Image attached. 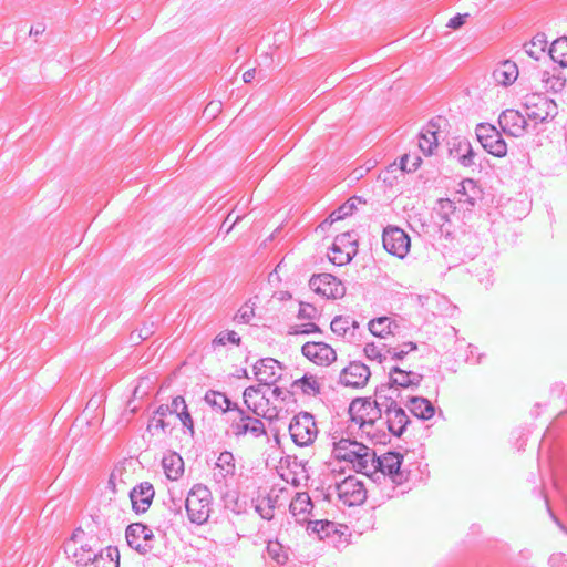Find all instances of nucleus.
Wrapping results in <instances>:
<instances>
[{"instance_id": "46", "label": "nucleus", "mask_w": 567, "mask_h": 567, "mask_svg": "<svg viewBox=\"0 0 567 567\" xmlns=\"http://www.w3.org/2000/svg\"><path fill=\"white\" fill-rule=\"evenodd\" d=\"M422 159L420 156H411L409 154H405L401 157L400 166L401 169L404 172H414L419 168Z\"/></svg>"}, {"instance_id": "2", "label": "nucleus", "mask_w": 567, "mask_h": 567, "mask_svg": "<svg viewBox=\"0 0 567 567\" xmlns=\"http://www.w3.org/2000/svg\"><path fill=\"white\" fill-rule=\"evenodd\" d=\"M332 455L336 460L350 464L358 473L369 474L371 471L373 450L354 439L334 433Z\"/></svg>"}, {"instance_id": "3", "label": "nucleus", "mask_w": 567, "mask_h": 567, "mask_svg": "<svg viewBox=\"0 0 567 567\" xmlns=\"http://www.w3.org/2000/svg\"><path fill=\"white\" fill-rule=\"evenodd\" d=\"M402 461L403 456L400 453L388 452L382 456H377L373 451L371 471L367 475L373 481H379L382 477L384 483L402 485L409 477V473L401 470Z\"/></svg>"}, {"instance_id": "58", "label": "nucleus", "mask_w": 567, "mask_h": 567, "mask_svg": "<svg viewBox=\"0 0 567 567\" xmlns=\"http://www.w3.org/2000/svg\"><path fill=\"white\" fill-rule=\"evenodd\" d=\"M256 511L264 519L270 520L274 517V505L269 504L266 508H264L261 505H257Z\"/></svg>"}, {"instance_id": "10", "label": "nucleus", "mask_w": 567, "mask_h": 567, "mask_svg": "<svg viewBox=\"0 0 567 567\" xmlns=\"http://www.w3.org/2000/svg\"><path fill=\"white\" fill-rule=\"evenodd\" d=\"M309 287L317 295L328 299H338L344 296V285L333 275L323 272L312 275L309 280Z\"/></svg>"}, {"instance_id": "54", "label": "nucleus", "mask_w": 567, "mask_h": 567, "mask_svg": "<svg viewBox=\"0 0 567 567\" xmlns=\"http://www.w3.org/2000/svg\"><path fill=\"white\" fill-rule=\"evenodd\" d=\"M155 536L153 530L146 525V530L142 533V544L146 543L147 554L154 548Z\"/></svg>"}, {"instance_id": "31", "label": "nucleus", "mask_w": 567, "mask_h": 567, "mask_svg": "<svg viewBox=\"0 0 567 567\" xmlns=\"http://www.w3.org/2000/svg\"><path fill=\"white\" fill-rule=\"evenodd\" d=\"M292 389H300L301 392L309 396H316L321 392V385L313 375L305 374L291 384Z\"/></svg>"}, {"instance_id": "52", "label": "nucleus", "mask_w": 567, "mask_h": 567, "mask_svg": "<svg viewBox=\"0 0 567 567\" xmlns=\"http://www.w3.org/2000/svg\"><path fill=\"white\" fill-rule=\"evenodd\" d=\"M318 316V310L315 306L308 302H300V308L298 312L299 319H308L312 320L316 319Z\"/></svg>"}, {"instance_id": "62", "label": "nucleus", "mask_w": 567, "mask_h": 567, "mask_svg": "<svg viewBox=\"0 0 567 567\" xmlns=\"http://www.w3.org/2000/svg\"><path fill=\"white\" fill-rule=\"evenodd\" d=\"M256 73H257L256 69H249V70H247V71L243 74V81H244L245 83H250V82L255 79Z\"/></svg>"}, {"instance_id": "20", "label": "nucleus", "mask_w": 567, "mask_h": 567, "mask_svg": "<svg viewBox=\"0 0 567 567\" xmlns=\"http://www.w3.org/2000/svg\"><path fill=\"white\" fill-rule=\"evenodd\" d=\"M313 508L312 501L307 492H298L291 499L289 512L296 522L302 524L308 520V515Z\"/></svg>"}, {"instance_id": "40", "label": "nucleus", "mask_w": 567, "mask_h": 567, "mask_svg": "<svg viewBox=\"0 0 567 567\" xmlns=\"http://www.w3.org/2000/svg\"><path fill=\"white\" fill-rule=\"evenodd\" d=\"M267 554L278 565H284L288 560V555L279 542H269L267 545Z\"/></svg>"}, {"instance_id": "36", "label": "nucleus", "mask_w": 567, "mask_h": 567, "mask_svg": "<svg viewBox=\"0 0 567 567\" xmlns=\"http://www.w3.org/2000/svg\"><path fill=\"white\" fill-rule=\"evenodd\" d=\"M330 328L333 333L341 336L343 338H348L350 340V317L348 316H337L332 319L330 323Z\"/></svg>"}, {"instance_id": "43", "label": "nucleus", "mask_w": 567, "mask_h": 567, "mask_svg": "<svg viewBox=\"0 0 567 567\" xmlns=\"http://www.w3.org/2000/svg\"><path fill=\"white\" fill-rule=\"evenodd\" d=\"M255 317L254 305L246 302L243 305L234 317V321L241 324H249Z\"/></svg>"}, {"instance_id": "51", "label": "nucleus", "mask_w": 567, "mask_h": 567, "mask_svg": "<svg viewBox=\"0 0 567 567\" xmlns=\"http://www.w3.org/2000/svg\"><path fill=\"white\" fill-rule=\"evenodd\" d=\"M176 416L179 419L183 426L185 427V433H189L193 436L195 433L194 422L190 413L187 410V406L185 408V410H181V412H178Z\"/></svg>"}, {"instance_id": "6", "label": "nucleus", "mask_w": 567, "mask_h": 567, "mask_svg": "<svg viewBox=\"0 0 567 567\" xmlns=\"http://www.w3.org/2000/svg\"><path fill=\"white\" fill-rule=\"evenodd\" d=\"M289 432L292 441L299 446L311 444L318 434V429L312 414L301 412L293 416Z\"/></svg>"}, {"instance_id": "18", "label": "nucleus", "mask_w": 567, "mask_h": 567, "mask_svg": "<svg viewBox=\"0 0 567 567\" xmlns=\"http://www.w3.org/2000/svg\"><path fill=\"white\" fill-rule=\"evenodd\" d=\"M155 491L151 483L142 482L130 492L132 508L136 514L145 513L154 498Z\"/></svg>"}, {"instance_id": "49", "label": "nucleus", "mask_w": 567, "mask_h": 567, "mask_svg": "<svg viewBox=\"0 0 567 567\" xmlns=\"http://www.w3.org/2000/svg\"><path fill=\"white\" fill-rule=\"evenodd\" d=\"M260 392L258 386H248L244 391V401L247 408L257 416H261V413L258 411V406L256 404H250V399L254 395H258Z\"/></svg>"}, {"instance_id": "7", "label": "nucleus", "mask_w": 567, "mask_h": 567, "mask_svg": "<svg viewBox=\"0 0 567 567\" xmlns=\"http://www.w3.org/2000/svg\"><path fill=\"white\" fill-rule=\"evenodd\" d=\"M357 252V235L353 231H346L336 236L329 259L337 266H343L349 264Z\"/></svg>"}, {"instance_id": "15", "label": "nucleus", "mask_w": 567, "mask_h": 567, "mask_svg": "<svg viewBox=\"0 0 567 567\" xmlns=\"http://www.w3.org/2000/svg\"><path fill=\"white\" fill-rule=\"evenodd\" d=\"M301 353L318 365H329L337 360L334 349L324 342H306L301 348Z\"/></svg>"}, {"instance_id": "48", "label": "nucleus", "mask_w": 567, "mask_h": 567, "mask_svg": "<svg viewBox=\"0 0 567 567\" xmlns=\"http://www.w3.org/2000/svg\"><path fill=\"white\" fill-rule=\"evenodd\" d=\"M168 426L169 423H167L165 419L153 415V417L150 420L147 424L146 430L148 433L154 435L157 431H162L165 433Z\"/></svg>"}, {"instance_id": "32", "label": "nucleus", "mask_w": 567, "mask_h": 567, "mask_svg": "<svg viewBox=\"0 0 567 567\" xmlns=\"http://www.w3.org/2000/svg\"><path fill=\"white\" fill-rule=\"evenodd\" d=\"M97 551L99 550H96L90 543L81 544L80 547H76L75 551L73 553L75 564L81 567L92 565L94 558H96Z\"/></svg>"}, {"instance_id": "11", "label": "nucleus", "mask_w": 567, "mask_h": 567, "mask_svg": "<svg viewBox=\"0 0 567 567\" xmlns=\"http://www.w3.org/2000/svg\"><path fill=\"white\" fill-rule=\"evenodd\" d=\"M382 241L384 249L399 258L405 257L411 246L409 235L396 226H388L384 228Z\"/></svg>"}, {"instance_id": "57", "label": "nucleus", "mask_w": 567, "mask_h": 567, "mask_svg": "<svg viewBox=\"0 0 567 567\" xmlns=\"http://www.w3.org/2000/svg\"><path fill=\"white\" fill-rule=\"evenodd\" d=\"M468 14H456L453 18H451L447 22V27L451 29H458L465 23V19Z\"/></svg>"}, {"instance_id": "22", "label": "nucleus", "mask_w": 567, "mask_h": 567, "mask_svg": "<svg viewBox=\"0 0 567 567\" xmlns=\"http://www.w3.org/2000/svg\"><path fill=\"white\" fill-rule=\"evenodd\" d=\"M370 332L380 338L388 336H398L401 332V326L391 317H379L369 321Z\"/></svg>"}, {"instance_id": "56", "label": "nucleus", "mask_w": 567, "mask_h": 567, "mask_svg": "<svg viewBox=\"0 0 567 567\" xmlns=\"http://www.w3.org/2000/svg\"><path fill=\"white\" fill-rule=\"evenodd\" d=\"M551 567H567V557L565 554H553L549 558Z\"/></svg>"}, {"instance_id": "33", "label": "nucleus", "mask_w": 567, "mask_h": 567, "mask_svg": "<svg viewBox=\"0 0 567 567\" xmlns=\"http://www.w3.org/2000/svg\"><path fill=\"white\" fill-rule=\"evenodd\" d=\"M183 466L182 457L175 453L163 458V467L169 480H177L183 474Z\"/></svg>"}, {"instance_id": "45", "label": "nucleus", "mask_w": 567, "mask_h": 567, "mask_svg": "<svg viewBox=\"0 0 567 567\" xmlns=\"http://www.w3.org/2000/svg\"><path fill=\"white\" fill-rule=\"evenodd\" d=\"M240 337L235 331H223L216 336V338L213 340V343L225 346L227 342H230L233 344L239 346L240 344Z\"/></svg>"}, {"instance_id": "27", "label": "nucleus", "mask_w": 567, "mask_h": 567, "mask_svg": "<svg viewBox=\"0 0 567 567\" xmlns=\"http://www.w3.org/2000/svg\"><path fill=\"white\" fill-rule=\"evenodd\" d=\"M92 567H120V550L115 546L100 549L94 558Z\"/></svg>"}, {"instance_id": "61", "label": "nucleus", "mask_w": 567, "mask_h": 567, "mask_svg": "<svg viewBox=\"0 0 567 567\" xmlns=\"http://www.w3.org/2000/svg\"><path fill=\"white\" fill-rule=\"evenodd\" d=\"M106 488L110 489L113 494L116 493V477L114 473H111L106 483Z\"/></svg>"}, {"instance_id": "12", "label": "nucleus", "mask_w": 567, "mask_h": 567, "mask_svg": "<svg viewBox=\"0 0 567 567\" xmlns=\"http://www.w3.org/2000/svg\"><path fill=\"white\" fill-rule=\"evenodd\" d=\"M338 497L344 505L357 506L367 498V489L355 476H348L336 486Z\"/></svg>"}, {"instance_id": "50", "label": "nucleus", "mask_w": 567, "mask_h": 567, "mask_svg": "<svg viewBox=\"0 0 567 567\" xmlns=\"http://www.w3.org/2000/svg\"><path fill=\"white\" fill-rule=\"evenodd\" d=\"M154 333V323H144L143 327L131 334V340L137 342L148 339Z\"/></svg>"}, {"instance_id": "16", "label": "nucleus", "mask_w": 567, "mask_h": 567, "mask_svg": "<svg viewBox=\"0 0 567 567\" xmlns=\"http://www.w3.org/2000/svg\"><path fill=\"white\" fill-rule=\"evenodd\" d=\"M282 365L274 358H264L254 364V373L260 384H275L281 377Z\"/></svg>"}, {"instance_id": "42", "label": "nucleus", "mask_w": 567, "mask_h": 567, "mask_svg": "<svg viewBox=\"0 0 567 567\" xmlns=\"http://www.w3.org/2000/svg\"><path fill=\"white\" fill-rule=\"evenodd\" d=\"M542 81L545 83L547 90L559 92L564 89L566 79L560 74L550 75L548 72H544Z\"/></svg>"}, {"instance_id": "34", "label": "nucleus", "mask_w": 567, "mask_h": 567, "mask_svg": "<svg viewBox=\"0 0 567 567\" xmlns=\"http://www.w3.org/2000/svg\"><path fill=\"white\" fill-rule=\"evenodd\" d=\"M547 40L544 33H537L529 42L525 43L524 49L528 56L539 60L546 51Z\"/></svg>"}, {"instance_id": "30", "label": "nucleus", "mask_w": 567, "mask_h": 567, "mask_svg": "<svg viewBox=\"0 0 567 567\" xmlns=\"http://www.w3.org/2000/svg\"><path fill=\"white\" fill-rule=\"evenodd\" d=\"M550 59L561 68H567V37L556 39L548 51Z\"/></svg>"}, {"instance_id": "21", "label": "nucleus", "mask_w": 567, "mask_h": 567, "mask_svg": "<svg viewBox=\"0 0 567 567\" xmlns=\"http://www.w3.org/2000/svg\"><path fill=\"white\" fill-rule=\"evenodd\" d=\"M423 377L420 373L413 371H405L400 369L399 367H391L389 372V381L396 386L400 388H414L419 386Z\"/></svg>"}, {"instance_id": "35", "label": "nucleus", "mask_w": 567, "mask_h": 567, "mask_svg": "<svg viewBox=\"0 0 567 567\" xmlns=\"http://www.w3.org/2000/svg\"><path fill=\"white\" fill-rule=\"evenodd\" d=\"M419 147L422 153L426 156L433 154L435 147H437V136L434 131H426L420 133Z\"/></svg>"}, {"instance_id": "37", "label": "nucleus", "mask_w": 567, "mask_h": 567, "mask_svg": "<svg viewBox=\"0 0 567 567\" xmlns=\"http://www.w3.org/2000/svg\"><path fill=\"white\" fill-rule=\"evenodd\" d=\"M385 348H389L386 344H375V343H367L364 347V354L370 360H377L382 363L389 359V353H386Z\"/></svg>"}, {"instance_id": "17", "label": "nucleus", "mask_w": 567, "mask_h": 567, "mask_svg": "<svg viewBox=\"0 0 567 567\" xmlns=\"http://www.w3.org/2000/svg\"><path fill=\"white\" fill-rule=\"evenodd\" d=\"M370 375V369L365 364L354 361L341 371L339 382L346 386L361 388L367 384Z\"/></svg>"}, {"instance_id": "39", "label": "nucleus", "mask_w": 567, "mask_h": 567, "mask_svg": "<svg viewBox=\"0 0 567 567\" xmlns=\"http://www.w3.org/2000/svg\"><path fill=\"white\" fill-rule=\"evenodd\" d=\"M417 349L416 343L409 341L403 342L399 347H390L385 348L386 353H389V358L392 360H402L408 353L415 351Z\"/></svg>"}, {"instance_id": "63", "label": "nucleus", "mask_w": 567, "mask_h": 567, "mask_svg": "<svg viewBox=\"0 0 567 567\" xmlns=\"http://www.w3.org/2000/svg\"><path fill=\"white\" fill-rule=\"evenodd\" d=\"M350 327H351V331H350V340H352L354 337H355V331L357 329H359V322L354 319H352L350 317Z\"/></svg>"}, {"instance_id": "4", "label": "nucleus", "mask_w": 567, "mask_h": 567, "mask_svg": "<svg viewBox=\"0 0 567 567\" xmlns=\"http://www.w3.org/2000/svg\"><path fill=\"white\" fill-rule=\"evenodd\" d=\"M185 507L192 523H206L212 512V492L203 484L194 485L187 495Z\"/></svg>"}, {"instance_id": "1", "label": "nucleus", "mask_w": 567, "mask_h": 567, "mask_svg": "<svg viewBox=\"0 0 567 567\" xmlns=\"http://www.w3.org/2000/svg\"><path fill=\"white\" fill-rule=\"evenodd\" d=\"M351 421L359 425V429L371 443L386 444L389 433L380 426L382 413L373 405L370 398H357L349 406Z\"/></svg>"}, {"instance_id": "41", "label": "nucleus", "mask_w": 567, "mask_h": 567, "mask_svg": "<svg viewBox=\"0 0 567 567\" xmlns=\"http://www.w3.org/2000/svg\"><path fill=\"white\" fill-rule=\"evenodd\" d=\"M373 405L380 409V412L383 414L385 411L393 409V406H398V402L393 401L392 396H386V394L381 393L378 389L374 391V400L372 401Z\"/></svg>"}, {"instance_id": "13", "label": "nucleus", "mask_w": 567, "mask_h": 567, "mask_svg": "<svg viewBox=\"0 0 567 567\" xmlns=\"http://www.w3.org/2000/svg\"><path fill=\"white\" fill-rule=\"evenodd\" d=\"M526 114L523 115L519 111L507 109L498 116V124L502 131L513 137H522L527 133L528 122Z\"/></svg>"}, {"instance_id": "8", "label": "nucleus", "mask_w": 567, "mask_h": 567, "mask_svg": "<svg viewBox=\"0 0 567 567\" xmlns=\"http://www.w3.org/2000/svg\"><path fill=\"white\" fill-rule=\"evenodd\" d=\"M236 412L237 415L230 422V430L234 436L251 435L257 439L267 435L265 424L259 416H252L240 408H236Z\"/></svg>"}, {"instance_id": "14", "label": "nucleus", "mask_w": 567, "mask_h": 567, "mask_svg": "<svg viewBox=\"0 0 567 567\" xmlns=\"http://www.w3.org/2000/svg\"><path fill=\"white\" fill-rule=\"evenodd\" d=\"M380 426L389 433V441L391 435L400 437L410 423V419L405 413L404 409L400 405L393 406V409L385 411L381 415Z\"/></svg>"}, {"instance_id": "64", "label": "nucleus", "mask_w": 567, "mask_h": 567, "mask_svg": "<svg viewBox=\"0 0 567 567\" xmlns=\"http://www.w3.org/2000/svg\"><path fill=\"white\" fill-rule=\"evenodd\" d=\"M272 394L274 396L279 398L282 394V391L280 388L277 386L272 390Z\"/></svg>"}, {"instance_id": "47", "label": "nucleus", "mask_w": 567, "mask_h": 567, "mask_svg": "<svg viewBox=\"0 0 567 567\" xmlns=\"http://www.w3.org/2000/svg\"><path fill=\"white\" fill-rule=\"evenodd\" d=\"M321 333V329L313 322L297 324L290 328L289 334H310V333Z\"/></svg>"}, {"instance_id": "55", "label": "nucleus", "mask_w": 567, "mask_h": 567, "mask_svg": "<svg viewBox=\"0 0 567 567\" xmlns=\"http://www.w3.org/2000/svg\"><path fill=\"white\" fill-rule=\"evenodd\" d=\"M186 406V402L182 395L175 396L169 405L173 414H177L181 410H185Z\"/></svg>"}, {"instance_id": "19", "label": "nucleus", "mask_w": 567, "mask_h": 567, "mask_svg": "<svg viewBox=\"0 0 567 567\" xmlns=\"http://www.w3.org/2000/svg\"><path fill=\"white\" fill-rule=\"evenodd\" d=\"M235 473L236 464L233 453L229 451L221 452L216 461L213 473L215 483L220 486H227L228 480L233 478Z\"/></svg>"}, {"instance_id": "9", "label": "nucleus", "mask_w": 567, "mask_h": 567, "mask_svg": "<svg viewBox=\"0 0 567 567\" xmlns=\"http://www.w3.org/2000/svg\"><path fill=\"white\" fill-rule=\"evenodd\" d=\"M475 133L487 153L496 157H504L507 154V144L495 126L480 123L476 126Z\"/></svg>"}, {"instance_id": "28", "label": "nucleus", "mask_w": 567, "mask_h": 567, "mask_svg": "<svg viewBox=\"0 0 567 567\" xmlns=\"http://www.w3.org/2000/svg\"><path fill=\"white\" fill-rule=\"evenodd\" d=\"M409 409L413 415L421 420H430L435 412L433 404L422 396H411L409 399Z\"/></svg>"}, {"instance_id": "23", "label": "nucleus", "mask_w": 567, "mask_h": 567, "mask_svg": "<svg viewBox=\"0 0 567 567\" xmlns=\"http://www.w3.org/2000/svg\"><path fill=\"white\" fill-rule=\"evenodd\" d=\"M365 202L362 200L359 196H352L347 202H344L341 206H339L337 209H334L328 218H326L318 228L326 230L328 229L334 221L341 220L344 217L352 215L354 209H357L359 204H364Z\"/></svg>"}, {"instance_id": "24", "label": "nucleus", "mask_w": 567, "mask_h": 567, "mask_svg": "<svg viewBox=\"0 0 567 567\" xmlns=\"http://www.w3.org/2000/svg\"><path fill=\"white\" fill-rule=\"evenodd\" d=\"M450 155L464 167L474 165L475 153L466 138L455 140L450 148Z\"/></svg>"}, {"instance_id": "5", "label": "nucleus", "mask_w": 567, "mask_h": 567, "mask_svg": "<svg viewBox=\"0 0 567 567\" xmlns=\"http://www.w3.org/2000/svg\"><path fill=\"white\" fill-rule=\"evenodd\" d=\"M524 109L529 121L537 124L548 122L558 114L557 104L544 94H529L525 96Z\"/></svg>"}, {"instance_id": "26", "label": "nucleus", "mask_w": 567, "mask_h": 567, "mask_svg": "<svg viewBox=\"0 0 567 567\" xmlns=\"http://www.w3.org/2000/svg\"><path fill=\"white\" fill-rule=\"evenodd\" d=\"M517 76L518 68L509 60L502 62L493 72L495 81L504 86L514 83Z\"/></svg>"}, {"instance_id": "29", "label": "nucleus", "mask_w": 567, "mask_h": 567, "mask_svg": "<svg viewBox=\"0 0 567 567\" xmlns=\"http://www.w3.org/2000/svg\"><path fill=\"white\" fill-rule=\"evenodd\" d=\"M204 400L208 405L221 412L236 411V408H238L236 404L231 403V401L225 393L214 390L207 391L204 396Z\"/></svg>"}, {"instance_id": "38", "label": "nucleus", "mask_w": 567, "mask_h": 567, "mask_svg": "<svg viewBox=\"0 0 567 567\" xmlns=\"http://www.w3.org/2000/svg\"><path fill=\"white\" fill-rule=\"evenodd\" d=\"M308 529L317 534L321 539L336 532V525L329 520L309 522Z\"/></svg>"}, {"instance_id": "60", "label": "nucleus", "mask_w": 567, "mask_h": 567, "mask_svg": "<svg viewBox=\"0 0 567 567\" xmlns=\"http://www.w3.org/2000/svg\"><path fill=\"white\" fill-rule=\"evenodd\" d=\"M44 31H45V25L42 23H38L37 25L31 27L29 33H30V35L38 37L40 34H42Z\"/></svg>"}, {"instance_id": "44", "label": "nucleus", "mask_w": 567, "mask_h": 567, "mask_svg": "<svg viewBox=\"0 0 567 567\" xmlns=\"http://www.w3.org/2000/svg\"><path fill=\"white\" fill-rule=\"evenodd\" d=\"M95 429L92 427L90 421H85V431L81 434V437L73 440V444L79 443L80 447L86 449L92 447V439L95 435Z\"/></svg>"}, {"instance_id": "59", "label": "nucleus", "mask_w": 567, "mask_h": 567, "mask_svg": "<svg viewBox=\"0 0 567 567\" xmlns=\"http://www.w3.org/2000/svg\"><path fill=\"white\" fill-rule=\"evenodd\" d=\"M168 414H173L168 404H162L157 408L154 415L165 419Z\"/></svg>"}, {"instance_id": "53", "label": "nucleus", "mask_w": 567, "mask_h": 567, "mask_svg": "<svg viewBox=\"0 0 567 567\" xmlns=\"http://www.w3.org/2000/svg\"><path fill=\"white\" fill-rule=\"evenodd\" d=\"M377 389L381 393L386 394V396H392L393 401H396V399L400 395L399 389L396 386H394L390 381H388L386 383L380 384L379 386H377Z\"/></svg>"}, {"instance_id": "25", "label": "nucleus", "mask_w": 567, "mask_h": 567, "mask_svg": "<svg viewBox=\"0 0 567 567\" xmlns=\"http://www.w3.org/2000/svg\"><path fill=\"white\" fill-rule=\"evenodd\" d=\"M146 530L143 523H132L125 529L127 545L140 555H147L146 543L142 544V533Z\"/></svg>"}]
</instances>
